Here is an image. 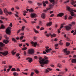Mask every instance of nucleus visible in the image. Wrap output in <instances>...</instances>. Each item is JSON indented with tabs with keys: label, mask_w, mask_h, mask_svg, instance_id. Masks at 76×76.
<instances>
[{
	"label": "nucleus",
	"mask_w": 76,
	"mask_h": 76,
	"mask_svg": "<svg viewBox=\"0 0 76 76\" xmlns=\"http://www.w3.org/2000/svg\"><path fill=\"white\" fill-rule=\"evenodd\" d=\"M39 62L40 64V66L41 67H44V64H47L49 62L48 60H46L45 59H42V58L41 57L39 58Z\"/></svg>",
	"instance_id": "f257e3e1"
},
{
	"label": "nucleus",
	"mask_w": 76,
	"mask_h": 76,
	"mask_svg": "<svg viewBox=\"0 0 76 76\" xmlns=\"http://www.w3.org/2000/svg\"><path fill=\"white\" fill-rule=\"evenodd\" d=\"M66 9L68 12H70L71 16H74L75 15V14H74L75 13L73 12V10L71 9L70 7H69V6H67Z\"/></svg>",
	"instance_id": "f03ea898"
},
{
	"label": "nucleus",
	"mask_w": 76,
	"mask_h": 76,
	"mask_svg": "<svg viewBox=\"0 0 76 76\" xmlns=\"http://www.w3.org/2000/svg\"><path fill=\"white\" fill-rule=\"evenodd\" d=\"M4 13H5V14L7 16L8 15V14L9 15H11L12 14V12H9L5 8L4 9Z\"/></svg>",
	"instance_id": "7ed1b4c3"
},
{
	"label": "nucleus",
	"mask_w": 76,
	"mask_h": 76,
	"mask_svg": "<svg viewBox=\"0 0 76 76\" xmlns=\"http://www.w3.org/2000/svg\"><path fill=\"white\" fill-rule=\"evenodd\" d=\"M10 29H11V27H9L6 30V32L7 34H8L9 35H10Z\"/></svg>",
	"instance_id": "20e7f679"
},
{
	"label": "nucleus",
	"mask_w": 76,
	"mask_h": 76,
	"mask_svg": "<svg viewBox=\"0 0 76 76\" xmlns=\"http://www.w3.org/2000/svg\"><path fill=\"white\" fill-rule=\"evenodd\" d=\"M0 54H2V55H3L4 56H6L7 55V54H8V51H6L4 52H0V56H2V55H1Z\"/></svg>",
	"instance_id": "39448f33"
},
{
	"label": "nucleus",
	"mask_w": 76,
	"mask_h": 76,
	"mask_svg": "<svg viewBox=\"0 0 76 76\" xmlns=\"http://www.w3.org/2000/svg\"><path fill=\"white\" fill-rule=\"evenodd\" d=\"M67 48H66L64 49V53L66 54V55H69V54H70V52L69 50L67 51Z\"/></svg>",
	"instance_id": "423d86ee"
},
{
	"label": "nucleus",
	"mask_w": 76,
	"mask_h": 76,
	"mask_svg": "<svg viewBox=\"0 0 76 76\" xmlns=\"http://www.w3.org/2000/svg\"><path fill=\"white\" fill-rule=\"evenodd\" d=\"M28 53L29 54H34V50L32 49H30L28 50Z\"/></svg>",
	"instance_id": "0eeeda50"
},
{
	"label": "nucleus",
	"mask_w": 76,
	"mask_h": 76,
	"mask_svg": "<svg viewBox=\"0 0 76 76\" xmlns=\"http://www.w3.org/2000/svg\"><path fill=\"white\" fill-rule=\"evenodd\" d=\"M4 44L1 42H0V51H1V50H3V49L2 47H4Z\"/></svg>",
	"instance_id": "6e6552de"
},
{
	"label": "nucleus",
	"mask_w": 76,
	"mask_h": 76,
	"mask_svg": "<svg viewBox=\"0 0 76 76\" xmlns=\"http://www.w3.org/2000/svg\"><path fill=\"white\" fill-rule=\"evenodd\" d=\"M37 15L35 13H32L31 14V18H36Z\"/></svg>",
	"instance_id": "1a4fd4ad"
},
{
	"label": "nucleus",
	"mask_w": 76,
	"mask_h": 76,
	"mask_svg": "<svg viewBox=\"0 0 76 76\" xmlns=\"http://www.w3.org/2000/svg\"><path fill=\"white\" fill-rule=\"evenodd\" d=\"M27 60H28V62L29 63H31L32 61V59L30 58H27L26 59Z\"/></svg>",
	"instance_id": "9d476101"
},
{
	"label": "nucleus",
	"mask_w": 76,
	"mask_h": 76,
	"mask_svg": "<svg viewBox=\"0 0 76 76\" xmlns=\"http://www.w3.org/2000/svg\"><path fill=\"white\" fill-rule=\"evenodd\" d=\"M31 44L33 45L35 47L37 45V42H35L34 43V42H31Z\"/></svg>",
	"instance_id": "9b49d317"
},
{
	"label": "nucleus",
	"mask_w": 76,
	"mask_h": 76,
	"mask_svg": "<svg viewBox=\"0 0 76 76\" xmlns=\"http://www.w3.org/2000/svg\"><path fill=\"white\" fill-rule=\"evenodd\" d=\"M65 28L66 30H67V31H68V30H69V29H71V27H70L69 26H65Z\"/></svg>",
	"instance_id": "f8f14e48"
},
{
	"label": "nucleus",
	"mask_w": 76,
	"mask_h": 76,
	"mask_svg": "<svg viewBox=\"0 0 76 76\" xmlns=\"http://www.w3.org/2000/svg\"><path fill=\"white\" fill-rule=\"evenodd\" d=\"M3 42H4V44H8L9 42V41L7 40H3Z\"/></svg>",
	"instance_id": "ddd939ff"
},
{
	"label": "nucleus",
	"mask_w": 76,
	"mask_h": 76,
	"mask_svg": "<svg viewBox=\"0 0 76 76\" xmlns=\"http://www.w3.org/2000/svg\"><path fill=\"white\" fill-rule=\"evenodd\" d=\"M64 15V13H60L59 14H58L57 15V16H60V17H61L63 16Z\"/></svg>",
	"instance_id": "4468645a"
},
{
	"label": "nucleus",
	"mask_w": 76,
	"mask_h": 76,
	"mask_svg": "<svg viewBox=\"0 0 76 76\" xmlns=\"http://www.w3.org/2000/svg\"><path fill=\"white\" fill-rule=\"evenodd\" d=\"M51 50H52V49L51 48H50V49H48L45 50V51H46V53H48V52L51 51Z\"/></svg>",
	"instance_id": "2eb2a0df"
},
{
	"label": "nucleus",
	"mask_w": 76,
	"mask_h": 76,
	"mask_svg": "<svg viewBox=\"0 0 76 76\" xmlns=\"http://www.w3.org/2000/svg\"><path fill=\"white\" fill-rule=\"evenodd\" d=\"M50 35H51V38H53V37H55L56 36V35L55 34H53V35H51V34H49Z\"/></svg>",
	"instance_id": "dca6fc26"
},
{
	"label": "nucleus",
	"mask_w": 76,
	"mask_h": 76,
	"mask_svg": "<svg viewBox=\"0 0 76 76\" xmlns=\"http://www.w3.org/2000/svg\"><path fill=\"white\" fill-rule=\"evenodd\" d=\"M49 1L50 3H52V4H56L54 1V0H49Z\"/></svg>",
	"instance_id": "f3484780"
},
{
	"label": "nucleus",
	"mask_w": 76,
	"mask_h": 76,
	"mask_svg": "<svg viewBox=\"0 0 76 76\" xmlns=\"http://www.w3.org/2000/svg\"><path fill=\"white\" fill-rule=\"evenodd\" d=\"M42 18H43L44 19H45V14L44 13H42Z\"/></svg>",
	"instance_id": "a211bd4d"
},
{
	"label": "nucleus",
	"mask_w": 76,
	"mask_h": 76,
	"mask_svg": "<svg viewBox=\"0 0 76 76\" xmlns=\"http://www.w3.org/2000/svg\"><path fill=\"white\" fill-rule=\"evenodd\" d=\"M72 63H76V59H72Z\"/></svg>",
	"instance_id": "6ab92c4d"
},
{
	"label": "nucleus",
	"mask_w": 76,
	"mask_h": 76,
	"mask_svg": "<svg viewBox=\"0 0 76 76\" xmlns=\"http://www.w3.org/2000/svg\"><path fill=\"white\" fill-rule=\"evenodd\" d=\"M71 0V1H72V2H71V4L73 5V4H75V2L74 1L75 0Z\"/></svg>",
	"instance_id": "aec40b11"
},
{
	"label": "nucleus",
	"mask_w": 76,
	"mask_h": 76,
	"mask_svg": "<svg viewBox=\"0 0 76 76\" xmlns=\"http://www.w3.org/2000/svg\"><path fill=\"white\" fill-rule=\"evenodd\" d=\"M52 25V22H50L48 23L47 24V26H51Z\"/></svg>",
	"instance_id": "412c9836"
},
{
	"label": "nucleus",
	"mask_w": 76,
	"mask_h": 76,
	"mask_svg": "<svg viewBox=\"0 0 76 76\" xmlns=\"http://www.w3.org/2000/svg\"><path fill=\"white\" fill-rule=\"evenodd\" d=\"M57 66L58 67H59V69H61V66H62L61 64H58V65H57Z\"/></svg>",
	"instance_id": "4be33fe9"
},
{
	"label": "nucleus",
	"mask_w": 76,
	"mask_h": 76,
	"mask_svg": "<svg viewBox=\"0 0 76 76\" xmlns=\"http://www.w3.org/2000/svg\"><path fill=\"white\" fill-rule=\"evenodd\" d=\"M33 30L36 33H37V34H38V33H39V32L36 30V29H35V28H34Z\"/></svg>",
	"instance_id": "5701e85b"
},
{
	"label": "nucleus",
	"mask_w": 76,
	"mask_h": 76,
	"mask_svg": "<svg viewBox=\"0 0 76 76\" xmlns=\"http://www.w3.org/2000/svg\"><path fill=\"white\" fill-rule=\"evenodd\" d=\"M38 6H41V5H42V2H38L37 3Z\"/></svg>",
	"instance_id": "b1692460"
},
{
	"label": "nucleus",
	"mask_w": 76,
	"mask_h": 76,
	"mask_svg": "<svg viewBox=\"0 0 76 76\" xmlns=\"http://www.w3.org/2000/svg\"><path fill=\"white\" fill-rule=\"evenodd\" d=\"M13 71H16V70L15 69V68H12L11 69V72H13Z\"/></svg>",
	"instance_id": "393cba45"
},
{
	"label": "nucleus",
	"mask_w": 76,
	"mask_h": 76,
	"mask_svg": "<svg viewBox=\"0 0 76 76\" xmlns=\"http://www.w3.org/2000/svg\"><path fill=\"white\" fill-rule=\"evenodd\" d=\"M48 10H50V8H47L46 10H44V12H47Z\"/></svg>",
	"instance_id": "a878e982"
},
{
	"label": "nucleus",
	"mask_w": 76,
	"mask_h": 76,
	"mask_svg": "<svg viewBox=\"0 0 76 76\" xmlns=\"http://www.w3.org/2000/svg\"><path fill=\"white\" fill-rule=\"evenodd\" d=\"M70 43L69 42H67L66 44V47H68V46H69V45H70Z\"/></svg>",
	"instance_id": "bb28decb"
},
{
	"label": "nucleus",
	"mask_w": 76,
	"mask_h": 76,
	"mask_svg": "<svg viewBox=\"0 0 76 76\" xmlns=\"http://www.w3.org/2000/svg\"><path fill=\"white\" fill-rule=\"evenodd\" d=\"M25 26H23L22 27L21 30H22V31H24V29H25Z\"/></svg>",
	"instance_id": "cd10ccee"
},
{
	"label": "nucleus",
	"mask_w": 76,
	"mask_h": 76,
	"mask_svg": "<svg viewBox=\"0 0 76 76\" xmlns=\"http://www.w3.org/2000/svg\"><path fill=\"white\" fill-rule=\"evenodd\" d=\"M23 37H24V36H21L20 37V41H22V40L23 39Z\"/></svg>",
	"instance_id": "c85d7f7f"
},
{
	"label": "nucleus",
	"mask_w": 76,
	"mask_h": 76,
	"mask_svg": "<svg viewBox=\"0 0 76 76\" xmlns=\"http://www.w3.org/2000/svg\"><path fill=\"white\" fill-rule=\"evenodd\" d=\"M34 12V10H33L32 8L31 9L29 10V12Z\"/></svg>",
	"instance_id": "c756f323"
},
{
	"label": "nucleus",
	"mask_w": 76,
	"mask_h": 76,
	"mask_svg": "<svg viewBox=\"0 0 76 76\" xmlns=\"http://www.w3.org/2000/svg\"><path fill=\"white\" fill-rule=\"evenodd\" d=\"M39 26H42V23L41 21H39Z\"/></svg>",
	"instance_id": "7c9ffc66"
},
{
	"label": "nucleus",
	"mask_w": 76,
	"mask_h": 76,
	"mask_svg": "<svg viewBox=\"0 0 76 76\" xmlns=\"http://www.w3.org/2000/svg\"><path fill=\"white\" fill-rule=\"evenodd\" d=\"M2 64H6V61H3L2 62Z\"/></svg>",
	"instance_id": "2f4dec72"
},
{
	"label": "nucleus",
	"mask_w": 76,
	"mask_h": 76,
	"mask_svg": "<svg viewBox=\"0 0 76 76\" xmlns=\"http://www.w3.org/2000/svg\"><path fill=\"white\" fill-rule=\"evenodd\" d=\"M12 40L14 41V42H16V41H16V39L13 38H12Z\"/></svg>",
	"instance_id": "473e14b6"
},
{
	"label": "nucleus",
	"mask_w": 76,
	"mask_h": 76,
	"mask_svg": "<svg viewBox=\"0 0 76 76\" xmlns=\"http://www.w3.org/2000/svg\"><path fill=\"white\" fill-rule=\"evenodd\" d=\"M27 49V48L25 47L23 48H22V50H23L24 51H25V50H26Z\"/></svg>",
	"instance_id": "72a5a7b5"
},
{
	"label": "nucleus",
	"mask_w": 76,
	"mask_h": 76,
	"mask_svg": "<svg viewBox=\"0 0 76 76\" xmlns=\"http://www.w3.org/2000/svg\"><path fill=\"white\" fill-rule=\"evenodd\" d=\"M61 26L60 27V28L61 29L62 28H63V26L64 25V24H62L61 25Z\"/></svg>",
	"instance_id": "f704fd0d"
},
{
	"label": "nucleus",
	"mask_w": 76,
	"mask_h": 76,
	"mask_svg": "<svg viewBox=\"0 0 76 76\" xmlns=\"http://www.w3.org/2000/svg\"><path fill=\"white\" fill-rule=\"evenodd\" d=\"M13 75L14 76H16V75H17V73L16 72H14L13 73Z\"/></svg>",
	"instance_id": "c9c22d12"
},
{
	"label": "nucleus",
	"mask_w": 76,
	"mask_h": 76,
	"mask_svg": "<svg viewBox=\"0 0 76 76\" xmlns=\"http://www.w3.org/2000/svg\"><path fill=\"white\" fill-rule=\"evenodd\" d=\"M72 18H73V17L71 16H70L69 17V19H72Z\"/></svg>",
	"instance_id": "e433bc0d"
},
{
	"label": "nucleus",
	"mask_w": 76,
	"mask_h": 76,
	"mask_svg": "<svg viewBox=\"0 0 76 76\" xmlns=\"http://www.w3.org/2000/svg\"><path fill=\"white\" fill-rule=\"evenodd\" d=\"M34 72H31V76H33V75H34Z\"/></svg>",
	"instance_id": "4c0bfd02"
},
{
	"label": "nucleus",
	"mask_w": 76,
	"mask_h": 76,
	"mask_svg": "<svg viewBox=\"0 0 76 76\" xmlns=\"http://www.w3.org/2000/svg\"><path fill=\"white\" fill-rule=\"evenodd\" d=\"M35 71L36 73H39V71L37 70H35Z\"/></svg>",
	"instance_id": "58836bf2"
},
{
	"label": "nucleus",
	"mask_w": 76,
	"mask_h": 76,
	"mask_svg": "<svg viewBox=\"0 0 76 76\" xmlns=\"http://www.w3.org/2000/svg\"><path fill=\"white\" fill-rule=\"evenodd\" d=\"M71 24L73 26L74 25H75V22H73L71 23Z\"/></svg>",
	"instance_id": "ea45409f"
},
{
	"label": "nucleus",
	"mask_w": 76,
	"mask_h": 76,
	"mask_svg": "<svg viewBox=\"0 0 76 76\" xmlns=\"http://www.w3.org/2000/svg\"><path fill=\"white\" fill-rule=\"evenodd\" d=\"M70 1V0H68L67 1H66L65 2V3H69Z\"/></svg>",
	"instance_id": "a19ab883"
},
{
	"label": "nucleus",
	"mask_w": 76,
	"mask_h": 76,
	"mask_svg": "<svg viewBox=\"0 0 76 76\" xmlns=\"http://www.w3.org/2000/svg\"><path fill=\"white\" fill-rule=\"evenodd\" d=\"M44 28L42 27L40 29V31H42V30H44Z\"/></svg>",
	"instance_id": "79ce46f5"
},
{
	"label": "nucleus",
	"mask_w": 76,
	"mask_h": 76,
	"mask_svg": "<svg viewBox=\"0 0 76 76\" xmlns=\"http://www.w3.org/2000/svg\"><path fill=\"white\" fill-rule=\"evenodd\" d=\"M34 58L35 59H38V57L37 56H34Z\"/></svg>",
	"instance_id": "37998d69"
},
{
	"label": "nucleus",
	"mask_w": 76,
	"mask_h": 76,
	"mask_svg": "<svg viewBox=\"0 0 76 76\" xmlns=\"http://www.w3.org/2000/svg\"><path fill=\"white\" fill-rule=\"evenodd\" d=\"M36 23V22L35 21H33L31 22V23L34 24V23Z\"/></svg>",
	"instance_id": "c03bdc74"
},
{
	"label": "nucleus",
	"mask_w": 76,
	"mask_h": 76,
	"mask_svg": "<svg viewBox=\"0 0 76 76\" xmlns=\"http://www.w3.org/2000/svg\"><path fill=\"white\" fill-rule=\"evenodd\" d=\"M44 58H45V60H47V59H48V57L47 56H44Z\"/></svg>",
	"instance_id": "a18cd8bd"
},
{
	"label": "nucleus",
	"mask_w": 76,
	"mask_h": 76,
	"mask_svg": "<svg viewBox=\"0 0 76 76\" xmlns=\"http://www.w3.org/2000/svg\"><path fill=\"white\" fill-rule=\"evenodd\" d=\"M34 40H36V39H37V37H36V36H35L34 37Z\"/></svg>",
	"instance_id": "49530a36"
},
{
	"label": "nucleus",
	"mask_w": 76,
	"mask_h": 76,
	"mask_svg": "<svg viewBox=\"0 0 76 76\" xmlns=\"http://www.w3.org/2000/svg\"><path fill=\"white\" fill-rule=\"evenodd\" d=\"M1 28H4V26L3 25H1Z\"/></svg>",
	"instance_id": "de8ad7c7"
},
{
	"label": "nucleus",
	"mask_w": 76,
	"mask_h": 76,
	"mask_svg": "<svg viewBox=\"0 0 76 76\" xmlns=\"http://www.w3.org/2000/svg\"><path fill=\"white\" fill-rule=\"evenodd\" d=\"M43 4L44 6H46V4H45V3L44 2H43Z\"/></svg>",
	"instance_id": "09e8293b"
},
{
	"label": "nucleus",
	"mask_w": 76,
	"mask_h": 76,
	"mask_svg": "<svg viewBox=\"0 0 76 76\" xmlns=\"http://www.w3.org/2000/svg\"><path fill=\"white\" fill-rule=\"evenodd\" d=\"M22 73H23V74H24V75H28V74H27V73H25V72H22Z\"/></svg>",
	"instance_id": "8fccbe9b"
},
{
	"label": "nucleus",
	"mask_w": 76,
	"mask_h": 76,
	"mask_svg": "<svg viewBox=\"0 0 76 76\" xmlns=\"http://www.w3.org/2000/svg\"><path fill=\"white\" fill-rule=\"evenodd\" d=\"M20 31H21V29H19V30H18L17 32V34H19V32H20Z\"/></svg>",
	"instance_id": "3c124183"
},
{
	"label": "nucleus",
	"mask_w": 76,
	"mask_h": 76,
	"mask_svg": "<svg viewBox=\"0 0 76 76\" xmlns=\"http://www.w3.org/2000/svg\"><path fill=\"white\" fill-rule=\"evenodd\" d=\"M28 2L29 3H31V4L32 3V2L31 1H28Z\"/></svg>",
	"instance_id": "603ef678"
},
{
	"label": "nucleus",
	"mask_w": 76,
	"mask_h": 76,
	"mask_svg": "<svg viewBox=\"0 0 76 76\" xmlns=\"http://www.w3.org/2000/svg\"><path fill=\"white\" fill-rule=\"evenodd\" d=\"M45 71H46L45 72L46 73H48V72H49V71L47 69H46Z\"/></svg>",
	"instance_id": "864d4df0"
},
{
	"label": "nucleus",
	"mask_w": 76,
	"mask_h": 76,
	"mask_svg": "<svg viewBox=\"0 0 76 76\" xmlns=\"http://www.w3.org/2000/svg\"><path fill=\"white\" fill-rule=\"evenodd\" d=\"M67 15L65 16L64 18H65V20H66V19H67Z\"/></svg>",
	"instance_id": "5fc2aeb1"
},
{
	"label": "nucleus",
	"mask_w": 76,
	"mask_h": 76,
	"mask_svg": "<svg viewBox=\"0 0 76 76\" xmlns=\"http://www.w3.org/2000/svg\"><path fill=\"white\" fill-rule=\"evenodd\" d=\"M0 13L1 15L3 14V11L1 10L0 11Z\"/></svg>",
	"instance_id": "6e6d98bb"
},
{
	"label": "nucleus",
	"mask_w": 76,
	"mask_h": 76,
	"mask_svg": "<svg viewBox=\"0 0 76 76\" xmlns=\"http://www.w3.org/2000/svg\"><path fill=\"white\" fill-rule=\"evenodd\" d=\"M19 55H20V54L19 53H17L16 54V56L17 57H19Z\"/></svg>",
	"instance_id": "4d7b16f0"
},
{
	"label": "nucleus",
	"mask_w": 76,
	"mask_h": 76,
	"mask_svg": "<svg viewBox=\"0 0 76 76\" xmlns=\"http://www.w3.org/2000/svg\"><path fill=\"white\" fill-rule=\"evenodd\" d=\"M16 71H17V72H19V71H20L19 69V68L17 69Z\"/></svg>",
	"instance_id": "13d9d810"
},
{
	"label": "nucleus",
	"mask_w": 76,
	"mask_h": 76,
	"mask_svg": "<svg viewBox=\"0 0 76 76\" xmlns=\"http://www.w3.org/2000/svg\"><path fill=\"white\" fill-rule=\"evenodd\" d=\"M54 15V14H53L51 15H50V17L51 18V17H53Z\"/></svg>",
	"instance_id": "bf43d9fd"
},
{
	"label": "nucleus",
	"mask_w": 76,
	"mask_h": 76,
	"mask_svg": "<svg viewBox=\"0 0 76 76\" xmlns=\"http://www.w3.org/2000/svg\"><path fill=\"white\" fill-rule=\"evenodd\" d=\"M47 69L50 71H51V70H52V69H50L49 68H48Z\"/></svg>",
	"instance_id": "052dcab7"
},
{
	"label": "nucleus",
	"mask_w": 76,
	"mask_h": 76,
	"mask_svg": "<svg viewBox=\"0 0 76 76\" xmlns=\"http://www.w3.org/2000/svg\"><path fill=\"white\" fill-rule=\"evenodd\" d=\"M58 45L57 44H55V47H57L58 46Z\"/></svg>",
	"instance_id": "680f3d73"
},
{
	"label": "nucleus",
	"mask_w": 76,
	"mask_h": 76,
	"mask_svg": "<svg viewBox=\"0 0 76 76\" xmlns=\"http://www.w3.org/2000/svg\"><path fill=\"white\" fill-rule=\"evenodd\" d=\"M10 26H11V27H12L13 25H12V23H10Z\"/></svg>",
	"instance_id": "e2e57ef3"
},
{
	"label": "nucleus",
	"mask_w": 76,
	"mask_h": 76,
	"mask_svg": "<svg viewBox=\"0 0 76 76\" xmlns=\"http://www.w3.org/2000/svg\"><path fill=\"white\" fill-rule=\"evenodd\" d=\"M39 26H37L36 28L37 29H39Z\"/></svg>",
	"instance_id": "0e129e2a"
},
{
	"label": "nucleus",
	"mask_w": 76,
	"mask_h": 76,
	"mask_svg": "<svg viewBox=\"0 0 76 76\" xmlns=\"http://www.w3.org/2000/svg\"><path fill=\"white\" fill-rule=\"evenodd\" d=\"M45 35L46 36H47V37H50V35H49V34H45Z\"/></svg>",
	"instance_id": "69168bd1"
},
{
	"label": "nucleus",
	"mask_w": 76,
	"mask_h": 76,
	"mask_svg": "<svg viewBox=\"0 0 76 76\" xmlns=\"http://www.w3.org/2000/svg\"><path fill=\"white\" fill-rule=\"evenodd\" d=\"M50 8H52V7H53V5L52 4H51L50 5Z\"/></svg>",
	"instance_id": "338daca9"
},
{
	"label": "nucleus",
	"mask_w": 76,
	"mask_h": 76,
	"mask_svg": "<svg viewBox=\"0 0 76 76\" xmlns=\"http://www.w3.org/2000/svg\"><path fill=\"white\" fill-rule=\"evenodd\" d=\"M15 7L17 9H19V7Z\"/></svg>",
	"instance_id": "774afa93"
}]
</instances>
